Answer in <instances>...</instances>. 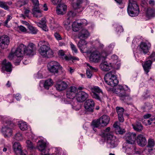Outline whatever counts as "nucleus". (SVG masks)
Masks as SVG:
<instances>
[{
    "instance_id": "obj_42",
    "label": "nucleus",
    "mask_w": 155,
    "mask_h": 155,
    "mask_svg": "<svg viewBox=\"0 0 155 155\" xmlns=\"http://www.w3.org/2000/svg\"><path fill=\"white\" fill-rule=\"evenodd\" d=\"M38 26L41 28L42 29L45 31H48V29L45 24L42 23L41 22H38L37 24Z\"/></svg>"
},
{
    "instance_id": "obj_39",
    "label": "nucleus",
    "mask_w": 155,
    "mask_h": 155,
    "mask_svg": "<svg viewBox=\"0 0 155 155\" xmlns=\"http://www.w3.org/2000/svg\"><path fill=\"white\" fill-rule=\"evenodd\" d=\"M144 119H142V122L143 123L145 124L146 125H150L153 123H155V119L154 118H152L150 119L147 120H143Z\"/></svg>"
},
{
    "instance_id": "obj_53",
    "label": "nucleus",
    "mask_w": 155,
    "mask_h": 155,
    "mask_svg": "<svg viewBox=\"0 0 155 155\" xmlns=\"http://www.w3.org/2000/svg\"><path fill=\"white\" fill-rule=\"evenodd\" d=\"M26 3L25 0H19L17 2V5L19 7H21L22 5H25Z\"/></svg>"
},
{
    "instance_id": "obj_54",
    "label": "nucleus",
    "mask_w": 155,
    "mask_h": 155,
    "mask_svg": "<svg viewBox=\"0 0 155 155\" xmlns=\"http://www.w3.org/2000/svg\"><path fill=\"white\" fill-rule=\"evenodd\" d=\"M27 147L30 149H33L34 148V147L32 143L29 140H27L26 141Z\"/></svg>"
},
{
    "instance_id": "obj_10",
    "label": "nucleus",
    "mask_w": 155,
    "mask_h": 155,
    "mask_svg": "<svg viewBox=\"0 0 155 155\" xmlns=\"http://www.w3.org/2000/svg\"><path fill=\"white\" fill-rule=\"evenodd\" d=\"M60 65L56 61H51L48 64L47 67L48 71L52 73H57Z\"/></svg>"
},
{
    "instance_id": "obj_63",
    "label": "nucleus",
    "mask_w": 155,
    "mask_h": 155,
    "mask_svg": "<svg viewBox=\"0 0 155 155\" xmlns=\"http://www.w3.org/2000/svg\"><path fill=\"white\" fill-rule=\"evenodd\" d=\"M52 3L54 5H56L59 4L61 0H51Z\"/></svg>"
},
{
    "instance_id": "obj_61",
    "label": "nucleus",
    "mask_w": 155,
    "mask_h": 155,
    "mask_svg": "<svg viewBox=\"0 0 155 155\" xmlns=\"http://www.w3.org/2000/svg\"><path fill=\"white\" fill-rule=\"evenodd\" d=\"M79 23L81 24V26H85L87 24V21L85 19H82L81 20V22H79Z\"/></svg>"
},
{
    "instance_id": "obj_60",
    "label": "nucleus",
    "mask_w": 155,
    "mask_h": 155,
    "mask_svg": "<svg viewBox=\"0 0 155 155\" xmlns=\"http://www.w3.org/2000/svg\"><path fill=\"white\" fill-rule=\"evenodd\" d=\"M19 30L22 32H25L27 29L25 28L22 25H20L18 27Z\"/></svg>"
},
{
    "instance_id": "obj_46",
    "label": "nucleus",
    "mask_w": 155,
    "mask_h": 155,
    "mask_svg": "<svg viewBox=\"0 0 155 155\" xmlns=\"http://www.w3.org/2000/svg\"><path fill=\"white\" fill-rule=\"evenodd\" d=\"M155 141L153 139L150 138L148 139L147 146L150 148H152L154 146Z\"/></svg>"
},
{
    "instance_id": "obj_59",
    "label": "nucleus",
    "mask_w": 155,
    "mask_h": 155,
    "mask_svg": "<svg viewBox=\"0 0 155 155\" xmlns=\"http://www.w3.org/2000/svg\"><path fill=\"white\" fill-rule=\"evenodd\" d=\"M10 21V15H8V17L6 20L5 21L4 25L5 26L7 27L8 28L9 27L8 25L7 24L8 21Z\"/></svg>"
},
{
    "instance_id": "obj_33",
    "label": "nucleus",
    "mask_w": 155,
    "mask_h": 155,
    "mask_svg": "<svg viewBox=\"0 0 155 155\" xmlns=\"http://www.w3.org/2000/svg\"><path fill=\"white\" fill-rule=\"evenodd\" d=\"M53 84V82L51 79L46 80L44 83V86L45 88L48 89L49 87L51 86Z\"/></svg>"
},
{
    "instance_id": "obj_48",
    "label": "nucleus",
    "mask_w": 155,
    "mask_h": 155,
    "mask_svg": "<svg viewBox=\"0 0 155 155\" xmlns=\"http://www.w3.org/2000/svg\"><path fill=\"white\" fill-rule=\"evenodd\" d=\"M117 56L115 54H114L111 56V60L113 62L112 65H114V64H116L117 62Z\"/></svg>"
},
{
    "instance_id": "obj_28",
    "label": "nucleus",
    "mask_w": 155,
    "mask_h": 155,
    "mask_svg": "<svg viewBox=\"0 0 155 155\" xmlns=\"http://www.w3.org/2000/svg\"><path fill=\"white\" fill-rule=\"evenodd\" d=\"M91 126L93 130L95 132L97 131V128H100L102 127L99 118L95 119L92 121L91 123Z\"/></svg>"
},
{
    "instance_id": "obj_44",
    "label": "nucleus",
    "mask_w": 155,
    "mask_h": 155,
    "mask_svg": "<svg viewBox=\"0 0 155 155\" xmlns=\"http://www.w3.org/2000/svg\"><path fill=\"white\" fill-rule=\"evenodd\" d=\"M55 155H65L62 149L59 147L55 149Z\"/></svg>"
},
{
    "instance_id": "obj_22",
    "label": "nucleus",
    "mask_w": 155,
    "mask_h": 155,
    "mask_svg": "<svg viewBox=\"0 0 155 155\" xmlns=\"http://www.w3.org/2000/svg\"><path fill=\"white\" fill-rule=\"evenodd\" d=\"M2 71L5 73V71L10 72V62L6 59H4L2 62Z\"/></svg>"
},
{
    "instance_id": "obj_13",
    "label": "nucleus",
    "mask_w": 155,
    "mask_h": 155,
    "mask_svg": "<svg viewBox=\"0 0 155 155\" xmlns=\"http://www.w3.org/2000/svg\"><path fill=\"white\" fill-rule=\"evenodd\" d=\"M95 103L91 99H89L85 102L84 107L86 111L93 112L94 109Z\"/></svg>"
},
{
    "instance_id": "obj_12",
    "label": "nucleus",
    "mask_w": 155,
    "mask_h": 155,
    "mask_svg": "<svg viewBox=\"0 0 155 155\" xmlns=\"http://www.w3.org/2000/svg\"><path fill=\"white\" fill-rule=\"evenodd\" d=\"M25 47L24 44H20L16 49L15 52L13 53V54L10 53V59L13 54L15 55L18 58H21L23 57L25 54L23 49Z\"/></svg>"
},
{
    "instance_id": "obj_31",
    "label": "nucleus",
    "mask_w": 155,
    "mask_h": 155,
    "mask_svg": "<svg viewBox=\"0 0 155 155\" xmlns=\"http://www.w3.org/2000/svg\"><path fill=\"white\" fill-rule=\"evenodd\" d=\"M82 27L81 26V24L77 21H74L72 24V30L75 32H77L79 31Z\"/></svg>"
},
{
    "instance_id": "obj_5",
    "label": "nucleus",
    "mask_w": 155,
    "mask_h": 155,
    "mask_svg": "<svg viewBox=\"0 0 155 155\" xmlns=\"http://www.w3.org/2000/svg\"><path fill=\"white\" fill-rule=\"evenodd\" d=\"M104 79L106 83L112 87L116 85L118 83L114 72L111 71L107 74Z\"/></svg>"
},
{
    "instance_id": "obj_38",
    "label": "nucleus",
    "mask_w": 155,
    "mask_h": 155,
    "mask_svg": "<svg viewBox=\"0 0 155 155\" xmlns=\"http://www.w3.org/2000/svg\"><path fill=\"white\" fill-rule=\"evenodd\" d=\"M9 5L10 4L9 2H3L1 0L0 2V7H1L4 8L5 10H8Z\"/></svg>"
},
{
    "instance_id": "obj_6",
    "label": "nucleus",
    "mask_w": 155,
    "mask_h": 155,
    "mask_svg": "<svg viewBox=\"0 0 155 155\" xmlns=\"http://www.w3.org/2000/svg\"><path fill=\"white\" fill-rule=\"evenodd\" d=\"M90 89L92 92L91 95L93 98L100 100L101 98L104 96V93L98 87H91Z\"/></svg>"
},
{
    "instance_id": "obj_14",
    "label": "nucleus",
    "mask_w": 155,
    "mask_h": 155,
    "mask_svg": "<svg viewBox=\"0 0 155 155\" xmlns=\"http://www.w3.org/2000/svg\"><path fill=\"white\" fill-rule=\"evenodd\" d=\"M89 60L90 61L93 62H99L101 60L100 53L98 51H93L90 55Z\"/></svg>"
},
{
    "instance_id": "obj_2",
    "label": "nucleus",
    "mask_w": 155,
    "mask_h": 155,
    "mask_svg": "<svg viewBox=\"0 0 155 155\" xmlns=\"http://www.w3.org/2000/svg\"><path fill=\"white\" fill-rule=\"evenodd\" d=\"M90 36L89 32L86 29H82L78 33V37L80 40L79 41L78 46L81 51L87 48V42L85 39L88 38Z\"/></svg>"
},
{
    "instance_id": "obj_45",
    "label": "nucleus",
    "mask_w": 155,
    "mask_h": 155,
    "mask_svg": "<svg viewBox=\"0 0 155 155\" xmlns=\"http://www.w3.org/2000/svg\"><path fill=\"white\" fill-rule=\"evenodd\" d=\"M58 55L60 56L63 59H64L66 61L68 58V56L65 55L64 51L62 50H61L58 52Z\"/></svg>"
},
{
    "instance_id": "obj_50",
    "label": "nucleus",
    "mask_w": 155,
    "mask_h": 155,
    "mask_svg": "<svg viewBox=\"0 0 155 155\" xmlns=\"http://www.w3.org/2000/svg\"><path fill=\"white\" fill-rule=\"evenodd\" d=\"M76 15V13L73 11H70L68 13V18L71 19L74 16Z\"/></svg>"
},
{
    "instance_id": "obj_62",
    "label": "nucleus",
    "mask_w": 155,
    "mask_h": 155,
    "mask_svg": "<svg viewBox=\"0 0 155 155\" xmlns=\"http://www.w3.org/2000/svg\"><path fill=\"white\" fill-rule=\"evenodd\" d=\"M87 76L88 78H91L92 76V72L90 70H87L86 72Z\"/></svg>"
},
{
    "instance_id": "obj_35",
    "label": "nucleus",
    "mask_w": 155,
    "mask_h": 155,
    "mask_svg": "<svg viewBox=\"0 0 155 155\" xmlns=\"http://www.w3.org/2000/svg\"><path fill=\"white\" fill-rule=\"evenodd\" d=\"M18 126L21 130L22 131L26 130L28 129V126L25 122L21 121L19 122Z\"/></svg>"
},
{
    "instance_id": "obj_24",
    "label": "nucleus",
    "mask_w": 155,
    "mask_h": 155,
    "mask_svg": "<svg viewBox=\"0 0 155 155\" xmlns=\"http://www.w3.org/2000/svg\"><path fill=\"white\" fill-rule=\"evenodd\" d=\"M46 143L43 140H41L37 142V145L36 148L41 152H44L46 148Z\"/></svg>"
},
{
    "instance_id": "obj_25",
    "label": "nucleus",
    "mask_w": 155,
    "mask_h": 155,
    "mask_svg": "<svg viewBox=\"0 0 155 155\" xmlns=\"http://www.w3.org/2000/svg\"><path fill=\"white\" fill-rule=\"evenodd\" d=\"M116 109L118 114L119 121L120 122H123L124 121L123 115L124 110V109L122 107H117Z\"/></svg>"
},
{
    "instance_id": "obj_1",
    "label": "nucleus",
    "mask_w": 155,
    "mask_h": 155,
    "mask_svg": "<svg viewBox=\"0 0 155 155\" xmlns=\"http://www.w3.org/2000/svg\"><path fill=\"white\" fill-rule=\"evenodd\" d=\"M38 45L40 46L38 50L39 53L43 57L48 58L53 56V51L51 49L50 45L48 42L40 41L39 42Z\"/></svg>"
},
{
    "instance_id": "obj_47",
    "label": "nucleus",
    "mask_w": 155,
    "mask_h": 155,
    "mask_svg": "<svg viewBox=\"0 0 155 155\" xmlns=\"http://www.w3.org/2000/svg\"><path fill=\"white\" fill-rule=\"evenodd\" d=\"M71 48L72 51L73 53H78V50L76 46L72 42L70 43Z\"/></svg>"
},
{
    "instance_id": "obj_30",
    "label": "nucleus",
    "mask_w": 155,
    "mask_h": 155,
    "mask_svg": "<svg viewBox=\"0 0 155 155\" xmlns=\"http://www.w3.org/2000/svg\"><path fill=\"white\" fill-rule=\"evenodd\" d=\"M120 123L118 122H115L113 127L115 128L116 133L117 134H122L124 132V130H122L119 126Z\"/></svg>"
},
{
    "instance_id": "obj_52",
    "label": "nucleus",
    "mask_w": 155,
    "mask_h": 155,
    "mask_svg": "<svg viewBox=\"0 0 155 155\" xmlns=\"http://www.w3.org/2000/svg\"><path fill=\"white\" fill-rule=\"evenodd\" d=\"M107 56V53L105 51H102L101 53H100L101 60L104 59Z\"/></svg>"
},
{
    "instance_id": "obj_18",
    "label": "nucleus",
    "mask_w": 155,
    "mask_h": 155,
    "mask_svg": "<svg viewBox=\"0 0 155 155\" xmlns=\"http://www.w3.org/2000/svg\"><path fill=\"white\" fill-rule=\"evenodd\" d=\"M136 135L134 133H128L126 134L125 139L127 143L133 145L135 142Z\"/></svg>"
},
{
    "instance_id": "obj_29",
    "label": "nucleus",
    "mask_w": 155,
    "mask_h": 155,
    "mask_svg": "<svg viewBox=\"0 0 155 155\" xmlns=\"http://www.w3.org/2000/svg\"><path fill=\"white\" fill-rule=\"evenodd\" d=\"M152 64L151 60H148L145 62L144 64H143V66L144 71L146 73H147L151 68V65Z\"/></svg>"
},
{
    "instance_id": "obj_56",
    "label": "nucleus",
    "mask_w": 155,
    "mask_h": 155,
    "mask_svg": "<svg viewBox=\"0 0 155 155\" xmlns=\"http://www.w3.org/2000/svg\"><path fill=\"white\" fill-rule=\"evenodd\" d=\"M148 58L153 61H155V51L152 52Z\"/></svg>"
},
{
    "instance_id": "obj_34",
    "label": "nucleus",
    "mask_w": 155,
    "mask_h": 155,
    "mask_svg": "<svg viewBox=\"0 0 155 155\" xmlns=\"http://www.w3.org/2000/svg\"><path fill=\"white\" fill-rule=\"evenodd\" d=\"M2 132L5 137H8V135L10 133V129L9 126L5 125L4 127H2Z\"/></svg>"
},
{
    "instance_id": "obj_23",
    "label": "nucleus",
    "mask_w": 155,
    "mask_h": 155,
    "mask_svg": "<svg viewBox=\"0 0 155 155\" xmlns=\"http://www.w3.org/2000/svg\"><path fill=\"white\" fill-rule=\"evenodd\" d=\"M13 148L14 152L17 154L21 155V154L24 153L22 152L21 147L18 142H15L14 143L13 145Z\"/></svg>"
},
{
    "instance_id": "obj_8",
    "label": "nucleus",
    "mask_w": 155,
    "mask_h": 155,
    "mask_svg": "<svg viewBox=\"0 0 155 155\" xmlns=\"http://www.w3.org/2000/svg\"><path fill=\"white\" fill-rule=\"evenodd\" d=\"M24 46L25 47L23 49L25 54L29 56L34 54L36 50V47L35 44L33 43H30L27 46L25 45Z\"/></svg>"
},
{
    "instance_id": "obj_32",
    "label": "nucleus",
    "mask_w": 155,
    "mask_h": 155,
    "mask_svg": "<svg viewBox=\"0 0 155 155\" xmlns=\"http://www.w3.org/2000/svg\"><path fill=\"white\" fill-rule=\"evenodd\" d=\"M132 125L134 129L137 131H140L143 129V127L140 122H137L135 124H132Z\"/></svg>"
},
{
    "instance_id": "obj_4",
    "label": "nucleus",
    "mask_w": 155,
    "mask_h": 155,
    "mask_svg": "<svg viewBox=\"0 0 155 155\" xmlns=\"http://www.w3.org/2000/svg\"><path fill=\"white\" fill-rule=\"evenodd\" d=\"M127 11L128 15L130 16H137L140 12V9L137 2L133 0H129Z\"/></svg>"
},
{
    "instance_id": "obj_51",
    "label": "nucleus",
    "mask_w": 155,
    "mask_h": 155,
    "mask_svg": "<svg viewBox=\"0 0 155 155\" xmlns=\"http://www.w3.org/2000/svg\"><path fill=\"white\" fill-rule=\"evenodd\" d=\"M79 60V59L78 58L75 56H70L69 57H68L66 61L71 60L73 61L75 60L78 61Z\"/></svg>"
},
{
    "instance_id": "obj_27",
    "label": "nucleus",
    "mask_w": 155,
    "mask_h": 155,
    "mask_svg": "<svg viewBox=\"0 0 155 155\" xmlns=\"http://www.w3.org/2000/svg\"><path fill=\"white\" fill-rule=\"evenodd\" d=\"M67 6L64 4H58L57 7L56 12L58 15H63L66 10Z\"/></svg>"
},
{
    "instance_id": "obj_15",
    "label": "nucleus",
    "mask_w": 155,
    "mask_h": 155,
    "mask_svg": "<svg viewBox=\"0 0 155 155\" xmlns=\"http://www.w3.org/2000/svg\"><path fill=\"white\" fill-rule=\"evenodd\" d=\"M78 91L77 88L74 86H71L67 90L66 95L67 97L69 99H73L76 95Z\"/></svg>"
},
{
    "instance_id": "obj_41",
    "label": "nucleus",
    "mask_w": 155,
    "mask_h": 155,
    "mask_svg": "<svg viewBox=\"0 0 155 155\" xmlns=\"http://www.w3.org/2000/svg\"><path fill=\"white\" fill-rule=\"evenodd\" d=\"M110 130V127H107L106 128V129L104 131V132L103 133V136H104L105 137H107V135H113L110 132H109Z\"/></svg>"
},
{
    "instance_id": "obj_36",
    "label": "nucleus",
    "mask_w": 155,
    "mask_h": 155,
    "mask_svg": "<svg viewBox=\"0 0 155 155\" xmlns=\"http://www.w3.org/2000/svg\"><path fill=\"white\" fill-rule=\"evenodd\" d=\"M146 14L148 17H153L155 15V11L153 8H149L147 9Z\"/></svg>"
},
{
    "instance_id": "obj_11",
    "label": "nucleus",
    "mask_w": 155,
    "mask_h": 155,
    "mask_svg": "<svg viewBox=\"0 0 155 155\" xmlns=\"http://www.w3.org/2000/svg\"><path fill=\"white\" fill-rule=\"evenodd\" d=\"M31 2L33 5V13L35 16L37 17L41 16V12L39 10V2L38 0H31Z\"/></svg>"
},
{
    "instance_id": "obj_20",
    "label": "nucleus",
    "mask_w": 155,
    "mask_h": 155,
    "mask_svg": "<svg viewBox=\"0 0 155 155\" xmlns=\"http://www.w3.org/2000/svg\"><path fill=\"white\" fill-rule=\"evenodd\" d=\"M56 89L59 91L65 90L68 87L67 83L64 81H60L58 82L55 84Z\"/></svg>"
},
{
    "instance_id": "obj_55",
    "label": "nucleus",
    "mask_w": 155,
    "mask_h": 155,
    "mask_svg": "<svg viewBox=\"0 0 155 155\" xmlns=\"http://www.w3.org/2000/svg\"><path fill=\"white\" fill-rule=\"evenodd\" d=\"M54 35L56 39L58 41L61 40L62 39V38L61 35L58 33H55Z\"/></svg>"
},
{
    "instance_id": "obj_40",
    "label": "nucleus",
    "mask_w": 155,
    "mask_h": 155,
    "mask_svg": "<svg viewBox=\"0 0 155 155\" xmlns=\"http://www.w3.org/2000/svg\"><path fill=\"white\" fill-rule=\"evenodd\" d=\"M28 28L30 33L33 34H36L38 31V30L36 28L30 25L28 26Z\"/></svg>"
},
{
    "instance_id": "obj_49",
    "label": "nucleus",
    "mask_w": 155,
    "mask_h": 155,
    "mask_svg": "<svg viewBox=\"0 0 155 155\" xmlns=\"http://www.w3.org/2000/svg\"><path fill=\"white\" fill-rule=\"evenodd\" d=\"M72 108L76 110H79L81 107L80 104H78L77 102H76L75 104L74 105H72Z\"/></svg>"
},
{
    "instance_id": "obj_57",
    "label": "nucleus",
    "mask_w": 155,
    "mask_h": 155,
    "mask_svg": "<svg viewBox=\"0 0 155 155\" xmlns=\"http://www.w3.org/2000/svg\"><path fill=\"white\" fill-rule=\"evenodd\" d=\"M71 22V19L68 18L64 22L63 24L65 26H68L70 24Z\"/></svg>"
},
{
    "instance_id": "obj_43",
    "label": "nucleus",
    "mask_w": 155,
    "mask_h": 155,
    "mask_svg": "<svg viewBox=\"0 0 155 155\" xmlns=\"http://www.w3.org/2000/svg\"><path fill=\"white\" fill-rule=\"evenodd\" d=\"M14 138L16 140L19 141L23 139V137L22 134L20 132H18L15 135Z\"/></svg>"
},
{
    "instance_id": "obj_17",
    "label": "nucleus",
    "mask_w": 155,
    "mask_h": 155,
    "mask_svg": "<svg viewBox=\"0 0 155 155\" xmlns=\"http://www.w3.org/2000/svg\"><path fill=\"white\" fill-rule=\"evenodd\" d=\"M88 97V94L83 91H80L76 95V99L78 102L84 101Z\"/></svg>"
},
{
    "instance_id": "obj_16",
    "label": "nucleus",
    "mask_w": 155,
    "mask_h": 155,
    "mask_svg": "<svg viewBox=\"0 0 155 155\" xmlns=\"http://www.w3.org/2000/svg\"><path fill=\"white\" fill-rule=\"evenodd\" d=\"M9 38L7 35H3L0 37V47L3 49L7 48L8 46Z\"/></svg>"
},
{
    "instance_id": "obj_37",
    "label": "nucleus",
    "mask_w": 155,
    "mask_h": 155,
    "mask_svg": "<svg viewBox=\"0 0 155 155\" xmlns=\"http://www.w3.org/2000/svg\"><path fill=\"white\" fill-rule=\"evenodd\" d=\"M134 146L133 145L130 147H128L126 149V152L127 154L129 155H133L134 154Z\"/></svg>"
},
{
    "instance_id": "obj_26",
    "label": "nucleus",
    "mask_w": 155,
    "mask_h": 155,
    "mask_svg": "<svg viewBox=\"0 0 155 155\" xmlns=\"http://www.w3.org/2000/svg\"><path fill=\"white\" fill-rule=\"evenodd\" d=\"M99 119L103 127L106 126L109 124L110 120L109 117L106 115H102Z\"/></svg>"
},
{
    "instance_id": "obj_19",
    "label": "nucleus",
    "mask_w": 155,
    "mask_h": 155,
    "mask_svg": "<svg viewBox=\"0 0 155 155\" xmlns=\"http://www.w3.org/2000/svg\"><path fill=\"white\" fill-rule=\"evenodd\" d=\"M101 69L104 71H108L111 69L113 68H116L115 67L113 66L111 63H110L107 61L102 62L100 65Z\"/></svg>"
},
{
    "instance_id": "obj_58",
    "label": "nucleus",
    "mask_w": 155,
    "mask_h": 155,
    "mask_svg": "<svg viewBox=\"0 0 155 155\" xmlns=\"http://www.w3.org/2000/svg\"><path fill=\"white\" fill-rule=\"evenodd\" d=\"M116 31L117 32H122L123 31V28L121 26L117 25L116 27Z\"/></svg>"
},
{
    "instance_id": "obj_9",
    "label": "nucleus",
    "mask_w": 155,
    "mask_h": 155,
    "mask_svg": "<svg viewBox=\"0 0 155 155\" xmlns=\"http://www.w3.org/2000/svg\"><path fill=\"white\" fill-rule=\"evenodd\" d=\"M150 46L151 45L149 42H142L138 46L137 49L141 53L146 54L149 51Z\"/></svg>"
},
{
    "instance_id": "obj_7",
    "label": "nucleus",
    "mask_w": 155,
    "mask_h": 155,
    "mask_svg": "<svg viewBox=\"0 0 155 155\" xmlns=\"http://www.w3.org/2000/svg\"><path fill=\"white\" fill-rule=\"evenodd\" d=\"M107 146L108 148H114L116 147L118 143V140L113 135H107Z\"/></svg>"
},
{
    "instance_id": "obj_3",
    "label": "nucleus",
    "mask_w": 155,
    "mask_h": 155,
    "mask_svg": "<svg viewBox=\"0 0 155 155\" xmlns=\"http://www.w3.org/2000/svg\"><path fill=\"white\" fill-rule=\"evenodd\" d=\"M116 87L114 92L118 95L121 100L124 101L126 99L130 100L132 99L129 94L126 93V92L130 93V89L127 86L119 85L117 86Z\"/></svg>"
},
{
    "instance_id": "obj_21",
    "label": "nucleus",
    "mask_w": 155,
    "mask_h": 155,
    "mask_svg": "<svg viewBox=\"0 0 155 155\" xmlns=\"http://www.w3.org/2000/svg\"><path fill=\"white\" fill-rule=\"evenodd\" d=\"M136 140L138 144L141 147L144 146L147 143L145 137L142 134H139L137 136Z\"/></svg>"
},
{
    "instance_id": "obj_64",
    "label": "nucleus",
    "mask_w": 155,
    "mask_h": 155,
    "mask_svg": "<svg viewBox=\"0 0 155 155\" xmlns=\"http://www.w3.org/2000/svg\"><path fill=\"white\" fill-rule=\"evenodd\" d=\"M14 97L17 101H19L21 98V97L20 94H16Z\"/></svg>"
}]
</instances>
